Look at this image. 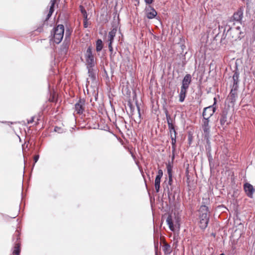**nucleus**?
<instances>
[{"label":"nucleus","mask_w":255,"mask_h":255,"mask_svg":"<svg viewBox=\"0 0 255 255\" xmlns=\"http://www.w3.org/2000/svg\"><path fill=\"white\" fill-rule=\"evenodd\" d=\"M136 104L137 109L138 110V117H139V119H140V117H141V114H140V107L138 106V105L137 104V103Z\"/></svg>","instance_id":"obj_39"},{"label":"nucleus","mask_w":255,"mask_h":255,"mask_svg":"<svg viewBox=\"0 0 255 255\" xmlns=\"http://www.w3.org/2000/svg\"><path fill=\"white\" fill-rule=\"evenodd\" d=\"M117 29L116 28H113L109 33L108 37L109 41H113L114 37L117 33Z\"/></svg>","instance_id":"obj_22"},{"label":"nucleus","mask_w":255,"mask_h":255,"mask_svg":"<svg viewBox=\"0 0 255 255\" xmlns=\"http://www.w3.org/2000/svg\"><path fill=\"white\" fill-rule=\"evenodd\" d=\"M167 173L168 176V184L170 186V187H173L172 183H173V180H172V166L170 165V163H168L167 164Z\"/></svg>","instance_id":"obj_13"},{"label":"nucleus","mask_w":255,"mask_h":255,"mask_svg":"<svg viewBox=\"0 0 255 255\" xmlns=\"http://www.w3.org/2000/svg\"><path fill=\"white\" fill-rule=\"evenodd\" d=\"M20 252V244L16 243L15 244L14 247V250L13 251V255H19Z\"/></svg>","instance_id":"obj_27"},{"label":"nucleus","mask_w":255,"mask_h":255,"mask_svg":"<svg viewBox=\"0 0 255 255\" xmlns=\"http://www.w3.org/2000/svg\"><path fill=\"white\" fill-rule=\"evenodd\" d=\"M238 89L232 88L231 92L228 96V99L229 102L233 105H234L236 99L238 97L237 91Z\"/></svg>","instance_id":"obj_11"},{"label":"nucleus","mask_w":255,"mask_h":255,"mask_svg":"<svg viewBox=\"0 0 255 255\" xmlns=\"http://www.w3.org/2000/svg\"><path fill=\"white\" fill-rule=\"evenodd\" d=\"M162 250L166 255H169L172 252L170 246L167 244H165L163 246Z\"/></svg>","instance_id":"obj_25"},{"label":"nucleus","mask_w":255,"mask_h":255,"mask_svg":"<svg viewBox=\"0 0 255 255\" xmlns=\"http://www.w3.org/2000/svg\"><path fill=\"white\" fill-rule=\"evenodd\" d=\"M56 0H51L50 1V3L51 4L50 8H54L55 4L56 3Z\"/></svg>","instance_id":"obj_38"},{"label":"nucleus","mask_w":255,"mask_h":255,"mask_svg":"<svg viewBox=\"0 0 255 255\" xmlns=\"http://www.w3.org/2000/svg\"><path fill=\"white\" fill-rule=\"evenodd\" d=\"M85 101L84 99H80L79 101L75 104V111L78 114H83L84 111V106H85Z\"/></svg>","instance_id":"obj_9"},{"label":"nucleus","mask_w":255,"mask_h":255,"mask_svg":"<svg viewBox=\"0 0 255 255\" xmlns=\"http://www.w3.org/2000/svg\"><path fill=\"white\" fill-rule=\"evenodd\" d=\"M64 33V25L62 24L58 25L51 32L50 40L53 41L56 44L60 43L63 38Z\"/></svg>","instance_id":"obj_1"},{"label":"nucleus","mask_w":255,"mask_h":255,"mask_svg":"<svg viewBox=\"0 0 255 255\" xmlns=\"http://www.w3.org/2000/svg\"><path fill=\"white\" fill-rule=\"evenodd\" d=\"M228 28V25H226L224 29V32L222 34L221 39V43L222 45H227L230 42H232L233 41L230 40L231 39V37L229 35L228 33H225V31Z\"/></svg>","instance_id":"obj_10"},{"label":"nucleus","mask_w":255,"mask_h":255,"mask_svg":"<svg viewBox=\"0 0 255 255\" xmlns=\"http://www.w3.org/2000/svg\"><path fill=\"white\" fill-rule=\"evenodd\" d=\"M87 19H84V26L85 28H86L88 27V22H87Z\"/></svg>","instance_id":"obj_41"},{"label":"nucleus","mask_w":255,"mask_h":255,"mask_svg":"<svg viewBox=\"0 0 255 255\" xmlns=\"http://www.w3.org/2000/svg\"><path fill=\"white\" fill-rule=\"evenodd\" d=\"M113 42V41H109V43L108 45L109 51L111 52V54H112L113 52V48L112 47V43Z\"/></svg>","instance_id":"obj_37"},{"label":"nucleus","mask_w":255,"mask_h":255,"mask_svg":"<svg viewBox=\"0 0 255 255\" xmlns=\"http://www.w3.org/2000/svg\"><path fill=\"white\" fill-rule=\"evenodd\" d=\"M39 155H35L34 156V163H35L39 159Z\"/></svg>","instance_id":"obj_42"},{"label":"nucleus","mask_w":255,"mask_h":255,"mask_svg":"<svg viewBox=\"0 0 255 255\" xmlns=\"http://www.w3.org/2000/svg\"><path fill=\"white\" fill-rule=\"evenodd\" d=\"M212 165H214V164L213 161V162H212Z\"/></svg>","instance_id":"obj_49"},{"label":"nucleus","mask_w":255,"mask_h":255,"mask_svg":"<svg viewBox=\"0 0 255 255\" xmlns=\"http://www.w3.org/2000/svg\"><path fill=\"white\" fill-rule=\"evenodd\" d=\"M188 89V88H187L181 86L180 92L179 95V101L180 102L182 103V102H184V101L186 98V94H187Z\"/></svg>","instance_id":"obj_16"},{"label":"nucleus","mask_w":255,"mask_h":255,"mask_svg":"<svg viewBox=\"0 0 255 255\" xmlns=\"http://www.w3.org/2000/svg\"><path fill=\"white\" fill-rule=\"evenodd\" d=\"M200 220H209V213H202L200 215Z\"/></svg>","instance_id":"obj_31"},{"label":"nucleus","mask_w":255,"mask_h":255,"mask_svg":"<svg viewBox=\"0 0 255 255\" xmlns=\"http://www.w3.org/2000/svg\"><path fill=\"white\" fill-rule=\"evenodd\" d=\"M166 222L168 224L170 230L172 231H174L175 229L172 221V217L171 215H169L166 219Z\"/></svg>","instance_id":"obj_23"},{"label":"nucleus","mask_w":255,"mask_h":255,"mask_svg":"<svg viewBox=\"0 0 255 255\" xmlns=\"http://www.w3.org/2000/svg\"><path fill=\"white\" fill-rule=\"evenodd\" d=\"M168 127L169 130L170 135H177V133L175 130V126L173 124L172 125L171 127L170 126H168Z\"/></svg>","instance_id":"obj_30"},{"label":"nucleus","mask_w":255,"mask_h":255,"mask_svg":"<svg viewBox=\"0 0 255 255\" xmlns=\"http://www.w3.org/2000/svg\"><path fill=\"white\" fill-rule=\"evenodd\" d=\"M227 33L231 37V39H230L231 41L236 40L238 39H241L243 36V33L240 31V27L239 26L233 29L230 27L229 25H228Z\"/></svg>","instance_id":"obj_2"},{"label":"nucleus","mask_w":255,"mask_h":255,"mask_svg":"<svg viewBox=\"0 0 255 255\" xmlns=\"http://www.w3.org/2000/svg\"><path fill=\"white\" fill-rule=\"evenodd\" d=\"M239 73L236 71L233 76V85L232 88L238 89L239 88Z\"/></svg>","instance_id":"obj_15"},{"label":"nucleus","mask_w":255,"mask_h":255,"mask_svg":"<svg viewBox=\"0 0 255 255\" xmlns=\"http://www.w3.org/2000/svg\"><path fill=\"white\" fill-rule=\"evenodd\" d=\"M200 212L202 213H209L208 207L206 205H202L200 209Z\"/></svg>","instance_id":"obj_32"},{"label":"nucleus","mask_w":255,"mask_h":255,"mask_svg":"<svg viewBox=\"0 0 255 255\" xmlns=\"http://www.w3.org/2000/svg\"><path fill=\"white\" fill-rule=\"evenodd\" d=\"M103 47V44L102 40L100 39H99L96 41V51L97 52H100L102 50Z\"/></svg>","instance_id":"obj_28"},{"label":"nucleus","mask_w":255,"mask_h":255,"mask_svg":"<svg viewBox=\"0 0 255 255\" xmlns=\"http://www.w3.org/2000/svg\"><path fill=\"white\" fill-rule=\"evenodd\" d=\"M207 157L212 156L211 151H207Z\"/></svg>","instance_id":"obj_46"},{"label":"nucleus","mask_w":255,"mask_h":255,"mask_svg":"<svg viewBox=\"0 0 255 255\" xmlns=\"http://www.w3.org/2000/svg\"><path fill=\"white\" fill-rule=\"evenodd\" d=\"M176 135H173V134L170 135V137H171V144H172V152H173V153H174V152H175V151H176Z\"/></svg>","instance_id":"obj_21"},{"label":"nucleus","mask_w":255,"mask_h":255,"mask_svg":"<svg viewBox=\"0 0 255 255\" xmlns=\"http://www.w3.org/2000/svg\"><path fill=\"white\" fill-rule=\"evenodd\" d=\"M163 176V171L161 169L158 170L157 175H156L155 179L154 186L156 193L159 192L160 189V184L161 178Z\"/></svg>","instance_id":"obj_8"},{"label":"nucleus","mask_w":255,"mask_h":255,"mask_svg":"<svg viewBox=\"0 0 255 255\" xmlns=\"http://www.w3.org/2000/svg\"><path fill=\"white\" fill-rule=\"evenodd\" d=\"M202 124V128L203 130V135L205 139L207 140V142H208L209 141V138L210 137V127L209 126V120L207 119H203Z\"/></svg>","instance_id":"obj_5"},{"label":"nucleus","mask_w":255,"mask_h":255,"mask_svg":"<svg viewBox=\"0 0 255 255\" xmlns=\"http://www.w3.org/2000/svg\"><path fill=\"white\" fill-rule=\"evenodd\" d=\"M145 12L146 17L148 19H152L154 18L157 14L155 9L150 5L146 6L145 8Z\"/></svg>","instance_id":"obj_6"},{"label":"nucleus","mask_w":255,"mask_h":255,"mask_svg":"<svg viewBox=\"0 0 255 255\" xmlns=\"http://www.w3.org/2000/svg\"><path fill=\"white\" fill-rule=\"evenodd\" d=\"M81 13L83 14L84 19H87L88 18V14L87 13V12L86 10L84 8V7L82 6H81Z\"/></svg>","instance_id":"obj_33"},{"label":"nucleus","mask_w":255,"mask_h":255,"mask_svg":"<svg viewBox=\"0 0 255 255\" xmlns=\"http://www.w3.org/2000/svg\"><path fill=\"white\" fill-rule=\"evenodd\" d=\"M34 117H31V119L28 121V124H31L34 122Z\"/></svg>","instance_id":"obj_44"},{"label":"nucleus","mask_w":255,"mask_h":255,"mask_svg":"<svg viewBox=\"0 0 255 255\" xmlns=\"http://www.w3.org/2000/svg\"><path fill=\"white\" fill-rule=\"evenodd\" d=\"M206 151H211V147L210 144H208L207 146H206Z\"/></svg>","instance_id":"obj_43"},{"label":"nucleus","mask_w":255,"mask_h":255,"mask_svg":"<svg viewBox=\"0 0 255 255\" xmlns=\"http://www.w3.org/2000/svg\"><path fill=\"white\" fill-rule=\"evenodd\" d=\"M69 42H68L64 40V42L61 45L60 48V52L62 55H66L67 54L69 48Z\"/></svg>","instance_id":"obj_17"},{"label":"nucleus","mask_w":255,"mask_h":255,"mask_svg":"<svg viewBox=\"0 0 255 255\" xmlns=\"http://www.w3.org/2000/svg\"><path fill=\"white\" fill-rule=\"evenodd\" d=\"M164 113L166 115V118L167 120V123L168 126H170L171 127L172 124V119L171 118V116L169 115L168 110L166 109H164Z\"/></svg>","instance_id":"obj_26"},{"label":"nucleus","mask_w":255,"mask_h":255,"mask_svg":"<svg viewBox=\"0 0 255 255\" xmlns=\"http://www.w3.org/2000/svg\"><path fill=\"white\" fill-rule=\"evenodd\" d=\"M72 32V29L69 27H66L65 32V40L68 42L70 41V36Z\"/></svg>","instance_id":"obj_24"},{"label":"nucleus","mask_w":255,"mask_h":255,"mask_svg":"<svg viewBox=\"0 0 255 255\" xmlns=\"http://www.w3.org/2000/svg\"><path fill=\"white\" fill-rule=\"evenodd\" d=\"M174 156H175V152H174V153H172V160H173L174 159Z\"/></svg>","instance_id":"obj_47"},{"label":"nucleus","mask_w":255,"mask_h":255,"mask_svg":"<svg viewBox=\"0 0 255 255\" xmlns=\"http://www.w3.org/2000/svg\"><path fill=\"white\" fill-rule=\"evenodd\" d=\"M61 129V128H59V127H55V129H54V130L56 132H60V130Z\"/></svg>","instance_id":"obj_45"},{"label":"nucleus","mask_w":255,"mask_h":255,"mask_svg":"<svg viewBox=\"0 0 255 255\" xmlns=\"http://www.w3.org/2000/svg\"><path fill=\"white\" fill-rule=\"evenodd\" d=\"M228 113V110L224 108L221 111L220 114V123L221 126H224L227 121V115Z\"/></svg>","instance_id":"obj_12"},{"label":"nucleus","mask_w":255,"mask_h":255,"mask_svg":"<svg viewBox=\"0 0 255 255\" xmlns=\"http://www.w3.org/2000/svg\"><path fill=\"white\" fill-rule=\"evenodd\" d=\"M128 106L129 107V108L130 109V112L132 113V114H133L132 113L133 112V111L134 110V106L132 105V104L130 102H128Z\"/></svg>","instance_id":"obj_35"},{"label":"nucleus","mask_w":255,"mask_h":255,"mask_svg":"<svg viewBox=\"0 0 255 255\" xmlns=\"http://www.w3.org/2000/svg\"><path fill=\"white\" fill-rule=\"evenodd\" d=\"M220 255H225L224 254H221Z\"/></svg>","instance_id":"obj_50"},{"label":"nucleus","mask_w":255,"mask_h":255,"mask_svg":"<svg viewBox=\"0 0 255 255\" xmlns=\"http://www.w3.org/2000/svg\"><path fill=\"white\" fill-rule=\"evenodd\" d=\"M17 239H17V240H18L19 239V235L17 234Z\"/></svg>","instance_id":"obj_48"},{"label":"nucleus","mask_w":255,"mask_h":255,"mask_svg":"<svg viewBox=\"0 0 255 255\" xmlns=\"http://www.w3.org/2000/svg\"><path fill=\"white\" fill-rule=\"evenodd\" d=\"M95 65L87 66V68L88 70V75L90 77L94 80L96 79V73L94 70Z\"/></svg>","instance_id":"obj_18"},{"label":"nucleus","mask_w":255,"mask_h":255,"mask_svg":"<svg viewBox=\"0 0 255 255\" xmlns=\"http://www.w3.org/2000/svg\"><path fill=\"white\" fill-rule=\"evenodd\" d=\"M244 189L246 195L250 198L253 197V194L255 189L253 186L249 183H246L244 185Z\"/></svg>","instance_id":"obj_7"},{"label":"nucleus","mask_w":255,"mask_h":255,"mask_svg":"<svg viewBox=\"0 0 255 255\" xmlns=\"http://www.w3.org/2000/svg\"><path fill=\"white\" fill-rule=\"evenodd\" d=\"M192 81V77L190 74H186L184 77L182 81V87L189 88V85L190 84Z\"/></svg>","instance_id":"obj_14"},{"label":"nucleus","mask_w":255,"mask_h":255,"mask_svg":"<svg viewBox=\"0 0 255 255\" xmlns=\"http://www.w3.org/2000/svg\"><path fill=\"white\" fill-rule=\"evenodd\" d=\"M166 189V191L168 196V199H169V202L170 204H172L173 203L174 200H175V195H173L172 196V197L171 198L172 195V190L173 189V187H169L168 186H167L166 188L165 189V190Z\"/></svg>","instance_id":"obj_20"},{"label":"nucleus","mask_w":255,"mask_h":255,"mask_svg":"<svg viewBox=\"0 0 255 255\" xmlns=\"http://www.w3.org/2000/svg\"><path fill=\"white\" fill-rule=\"evenodd\" d=\"M85 57L86 59L87 66L95 65L96 62L94 59V56L92 54V48L91 46L88 47L85 54Z\"/></svg>","instance_id":"obj_4"},{"label":"nucleus","mask_w":255,"mask_h":255,"mask_svg":"<svg viewBox=\"0 0 255 255\" xmlns=\"http://www.w3.org/2000/svg\"><path fill=\"white\" fill-rule=\"evenodd\" d=\"M208 161H209V165H210V168L211 169L213 168H214V165H212V162L213 161V159L212 156L208 157Z\"/></svg>","instance_id":"obj_36"},{"label":"nucleus","mask_w":255,"mask_h":255,"mask_svg":"<svg viewBox=\"0 0 255 255\" xmlns=\"http://www.w3.org/2000/svg\"><path fill=\"white\" fill-rule=\"evenodd\" d=\"M214 103L213 105L205 108L203 112V119L209 120V118L213 116L216 111V107L214 106L216 104V99L214 98Z\"/></svg>","instance_id":"obj_3"},{"label":"nucleus","mask_w":255,"mask_h":255,"mask_svg":"<svg viewBox=\"0 0 255 255\" xmlns=\"http://www.w3.org/2000/svg\"><path fill=\"white\" fill-rule=\"evenodd\" d=\"M144 1L146 3V4H148L149 5V4H151L153 2V0H144Z\"/></svg>","instance_id":"obj_40"},{"label":"nucleus","mask_w":255,"mask_h":255,"mask_svg":"<svg viewBox=\"0 0 255 255\" xmlns=\"http://www.w3.org/2000/svg\"><path fill=\"white\" fill-rule=\"evenodd\" d=\"M54 8H49V12L47 14V16H46V18L45 20V21H47L49 18L51 17V16L52 15L53 11H54Z\"/></svg>","instance_id":"obj_34"},{"label":"nucleus","mask_w":255,"mask_h":255,"mask_svg":"<svg viewBox=\"0 0 255 255\" xmlns=\"http://www.w3.org/2000/svg\"><path fill=\"white\" fill-rule=\"evenodd\" d=\"M243 11L241 10H238L236 12L234 13L232 16L234 21H240L243 17Z\"/></svg>","instance_id":"obj_19"},{"label":"nucleus","mask_w":255,"mask_h":255,"mask_svg":"<svg viewBox=\"0 0 255 255\" xmlns=\"http://www.w3.org/2000/svg\"><path fill=\"white\" fill-rule=\"evenodd\" d=\"M209 221L205 220H200V227L202 229H205L208 226Z\"/></svg>","instance_id":"obj_29"}]
</instances>
